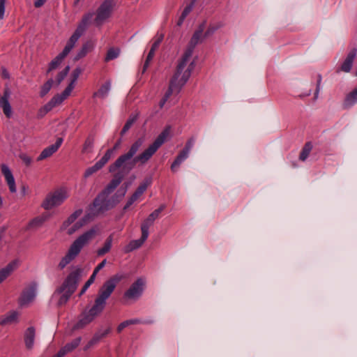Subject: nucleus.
I'll return each instance as SVG.
<instances>
[{
  "label": "nucleus",
  "mask_w": 357,
  "mask_h": 357,
  "mask_svg": "<svg viewBox=\"0 0 357 357\" xmlns=\"http://www.w3.org/2000/svg\"><path fill=\"white\" fill-rule=\"evenodd\" d=\"M69 197V190L66 188H60L47 195L42 203L45 210H51L61 206Z\"/></svg>",
  "instance_id": "39448f33"
},
{
  "label": "nucleus",
  "mask_w": 357,
  "mask_h": 357,
  "mask_svg": "<svg viewBox=\"0 0 357 357\" xmlns=\"http://www.w3.org/2000/svg\"><path fill=\"white\" fill-rule=\"evenodd\" d=\"M17 263L13 261L0 270V284L13 271Z\"/></svg>",
  "instance_id": "473e14b6"
},
{
  "label": "nucleus",
  "mask_w": 357,
  "mask_h": 357,
  "mask_svg": "<svg viewBox=\"0 0 357 357\" xmlns=\"http://www.w3.org/2000/svg\"><path fill=\"white\" fill-rule=\"evenodd\" d=\"M144 281L142 278L137 279L125 292L124 297L129 300H136L142 294Z\"/></svg>",
  "instance_id": "f8f14e48"
},
{
  "label": "nucleus",
  "mask_w": 357,
  "mask_h": 357,
  "mask_svg": "<svg viewBox=\"0 0 357 357\" xmlns=\"http://www.w3.org/2000/svg\"><path fill=\"white\" fill-rule=\"evenodd\" d=\"M96 277L94 274H91L89 279L86 282L84 287H82L81 291L79 292V296H81L83 295L86 291L89 289V287L94 282Z\"/></svg>",
  "instance_id": "a18cd8bd"
},
{
  "label": "nucleus",
  "mask_w": 357,
  "mask_h": 357,
  "mask_svg": "<svg viewBox=\"0 0 357 357\" xmlns=\"http://www.w3.org/2000/svg\"><path fill=\"white\" fill-rule=\"evenodd\" d=\"M20 158L21 160L26 165H29L31 163V158L27 155L26 154H21L20 155Z\"/></svg>",
  "instance_id": "13d9d810"
},
{
  "label": "nucleus",
  "mask_w": 357,
  "mask_h": 357,
  "mask_svg": "<svg viewBox=\"0 0 357 357\" xmlns=\"http://www.w3.org/2000/svg\"><path fill=\"white\" fill-rule=\"evenodd\" d=\"M319 90H320V80H319V82L317 83V90H316V92H315V94H314L315 98H317L319 92Z\"/></svg>",
  "instance_id": "e2e57ef3"
},
{
  "label": "nucleus",
  "mask_w": 357,
  "mask_h": 357,
  "mask_svg": "<svg viewBox=\"0 0 357 357\" xmlns=\"http://www.w3.org/2000/svg\"><path fill=\"white\" fill-rule=\"evenodd\" d=\"M93 345H90V341L88 342V344H86V346L84 348V350H87L88 349H89L91 347H92Z\"/></svg>",
  "instance_id": "338daca9"
},
{
  "label": "nucleus",
  "mask_w": 357,
  "mask_h": 357,
  "mask_svg": "<svg viewBox=\"0 0 357 357\" xmlns=\"http://www.w3.org/2000/svg\"><path fill=\"white\" fill-rule=\"evenodd\" d=\"M1 172L5 177L6 183L9 187V190L11 192H15L16 185L14 176L10 169V168L6 165H2L1 167Z\"/></svg>",
  "instance_id": "aec40b11"
},
{
  "label": "nucleus",
  "mask_w": 357,
  "mask_h": 357,
  "mask_svg": "<svg viewBox=\"0 0 357 357\" xmlns=\"http://www.w3.org/2000/svg\"><path fill=\"white\" fill-rule=\"evenodd\" d=\"M64 58L65 57L61 54L56 56L50 63L47 73L56 69L61 64Z\"/></svg>",
  "instance_id": "58836bf2"
},
{
  "label": "nucleus",
  "mask_w": 357,
  "mask_h": 357,
  "mask_svg": "<svg viewBox=\"0 0 357 357\" xmlns=\"http://www.w3.org/2000/svg\"><path fill=\"white\" fill-rule=\"evenodd\" d=\"M192 56L190 52L183 53L178 63L176 70L171 80L178 86L183 87L186 84L195 68V61Z\"/></svg>",
  "instance_id": "7ed1b4c3"
},
{
  "label": "nucleus",
  "mask_w": 357,
  "mask_h": 357,
  "mask_svg": "<svg viewBox=\"0 0 357 357\" xmlns=\"http://www.w3.org/2000/svg\"><path fill=\"white\" fill-rule=\"evenodd\" d=\"M107 264V260L106 259H104L102 260L96 268L95 269L93 270V273L92 274H94L95 276H96V275L98 274V273L102 268L105 267V266Z\"/></svg>",
  "instance_id": "603ef678"
},
{
  "label": "nucleus",
  "mask_w": 357,
  "mask_h": 357,
  "mask_svg": "<svg viewBox=\"0 0 357 357\" xmlns=\"http://www.w3.org/2000/svg\"><path fill=\"white\" fill-rule=\"evenodd\" d=\"M206 22L204 21L201 23L196 31L194 32L192 36L190 38V40L185 50L184 53L190 52V54L192 56V53L195 47L199 44L201 43L206 38L204 34V31L206 29Z\"/></svg>",
  "instance_id": "1a4fd4ad"
},
{
  "label": "nucleus",
  "mask_w": 357,
  "mask_h": 357,
  "mask_svg": "<svg viewBox=\"0 0 357 357\" xmlns=\"http://www.w3.org/2000/svg\"><path fill=\"white\" fill-rule=\"evenodd\" d=\"M71 295V294L66 291H61V289L59 288L54 293L53 299L56 301L57 305L61 306L65 305L68 302Z\"/></svg>",
  "instance_id": "a878e982"
},
{
  "label": "nucleus",
  "mask_w": 357,
  "mask_h": 357,
  "mask_svg": "<svg viewBox=\"0 0 357 357\" xmlns=\"http://www.w3.org/2000/svg\"><path fill=\"white\" fill-rule=\"evenodd\" d=\"M83 210L78 208L70 214L61 225L60 229L66 232V234L71 236L80 230L82 228L77 220L82 215Z\"/></svg>",
  "instance_id": "0eeeda50"
},
{
  "label": "nucleus",
  "mask_w": 357,
  "mask_h": 357,
  "mask_svg": "<svg viewBox=\"0 0 357 357\" xmlns=\"http://www.w3.org/2000/svg\"><path fill=\"white\" fill-rule=\"evenodd\" d=\"M54 83V80L52 79H50L47 80L41 87L40 95L41 97L45 96L52 89Z\"/></svg>",
  "instance_id": "a19ab883"
},
{
  "label": "nucleus",
  "mask_w": 357,
  "mask_h": 357,
  "mask_svg": "<svg viewBox=\"0 0 357 357\" xmlns=\"http://www.w3.org/2000/svg\"><path fill=\"white\" fill-rule=\"evenodd\" d=\"M110 89L111 83L110 82H107L100 87L98 91L93 93V98L104 99L108 96Z\"/></svg>",
  "instance_id": "7c9ffc66"
},
{
  "label": "nucleus",
  "mask_w": 357,
  "mask_h": 357,
  "mask_svg": "<svg viewBox=\"0 0 357 357\" xmlns=\"http://www.w3.org/2000/svg\"><path fill=\"white\" fill-rule=\"evenodd\" d=\"M165 206L162 205L159 208L152 212L148 218L143 222L141 225V231H145L146 234L149 235V227L153 225L154 221L159 217L160 213L164 210Z\"/></svg>",
  "instance_id": "dca6fc26"
},
{
  "label": "nucleus",
  "mask_w": 357,
  "mask_h": 357,
  "mask_svg": "<svg viewBox=\"0 0 357 357\" xmlns=\"http://www.w3.org/2000/svg\"><path fill=\"white\" fill-rule=\"evenodd\" d=\"M114 3L112 0H105L96 11L95 23L100 26L108 20L112 14Z\"/></svg>",
  "instance_id": "6e6552de"
},
{
  "label": "nucleus",
  "mask_w": 357,
  "mask_h": 357,
  "mask_svg": "<svg viewBox=\"0 0 357 357\" xmlns=\"http://www.w3.org/2000/svg\"><path fill=\"white\" fill-rule=\"evenodd\" d=\"M63 142L62 138L57 139L55 144L50 145V146L43 149L40 155L38 158V160H43L48 157H50L53 153H54L61 146Z\"/></svg>",
  "instance_id": "412c9836"
},
{
  "label": "nucleus",
  "mask_w": 357,
  "mask_h": 357,
  "mask_svg": "<svg viewBox=\"0 0 357 357\" xmlns=\"http://www.w3.org/2000/svg\"><path fill=\"white\" fill-rule=\"evenodd\" d=\"M22 192H25V188H23Z\"/></svg>",
  "instance_id": "774afa93"
},
{
  "label": "nucleus",
  "mask_w": 357,
  "mask_h": 357,
  "mask_svg": "<svg viewBox=\"0 0 357 357\" xmlns=\"http://www.w3.org/2000/svg\"><path fill=\"white\" fill-rule=\"evenodd\" d=\"M36 338V330L34 327L30 326L26 328L24 333V341L27 349L31 350L33 348Z\"/></svg>",
  "instance_id": "4be33fe9"
},
{
  "label": "nucleus",
  "mask_w": 357,
  "mask_h": 357,
  "mask_svg": "<svg viewBox=\"0 0 357 357\" xmlns=\"http://www.w3.org/2000/svg\"><path fill=\"white\" fill-rule=\"evenodd\" d=\"M185 19V18H183V17L181 15V16L179 17V19H178V21H177V23H176V24H177V25H178V26H181V25L183 24V22H184Z\"/></svg>",
  "instance_id": "680f3d73"
},
{
  "label": "nucleus",
  "mask_w": 357,
  "mask_h": 357,
  "mask_svg": "<svg viewBox=\"0 0 357 357\" xmlns=\"http://www.w3.org/2000/svg\"><path fill=\"white\" fill-rule=\"evenodd\" d=\"M102 338V335H100V333L94 335L92 339L90 340V345H94L98 343Z\"/></svg>",
  "instance_id": "6e6d98bb"
},
{
  "label": "nucleus",
  "mask_w": 357,
  "mask_h": 357,
  "mask_svg": "<svg viewBox=\"0 0 357 357\" xmlns=\"http://www.w3.org/2000/svg\"><path fill=\"white\" fill-rule=\"evenodd\" d=\"M122 276L116 274L105 281L99 289L94 304L101 309L104 310L107 303V300L112 295L115 289L116 284L121 281Z\"/></svg>",
  "instance_id": "20e7f679"
},
{
  "label": "nucleus",
  "mask_w": 357,
  "mask_h": 357,
  "mask_svg": "<svg viewBox=\"0 0 357 357\" xmlns=\"http://www.w3.org/2000/svg\"><path fill=\"white\" fill-rule=\"evenodd\" d=\"M139 322H140L139 320L137 319H129V320L123 321L118 326L117 331H118V333H121L126 327H127L131 324H139Z\"/></svg>",
  "instance_id": "79ce46f5"
},
{
  "label": "nucleus",
  "mask_w": 357,
  "mask_h": 357,
  "mask_svg": "<svg viewBox=\"0 0 357 357\" xmlns=\"http://www.w3.org/2000/svg\"><path fill=\"white\" fill-rule=\"evenodd\" d=\"M82 73V70L79 68H77L76 69H75L72 73V77H73V79L70 82V83L68 84V86L67 87H70V90L73 91V89L75 88V83L79 76V75L81 74Z\"/></svg>",
  "instance_id": "37998d69"
},
{
  "label": "nucleus",
  "mask_w": 357,
  "mask_h": 357,
  "mask_svg": "<svg viewBox=\"0 0 357 357\" xmlns=\"http://www.w3.org/2000/svg\"><path fill=\"white\" fill-rule=\"evenodd\" d=\"M192 3L191 4H189L183 10L182 13H181V16L183 17V18H185L188 14L192 11Z\"/></svg>",
  "instance_id": "5fc2aeb1"
},
{
  "label": "nucleus",
  "mask_w": 357,
  "mask_h": 357,
  "mask_svg": "<svg viewBox=\"0 0 357 357\" xmlns=\"http://www.w3.org/2000/svg\"><path fill=\"white\" fill-rule=\"evenodd\" d=\"M127 188H128V185H126L125 187L123 188H120L116 193V196L117 197H119V199H121L122 197H123L127 192Z\"/></svg>",
  "instance_id": "864d4df0"
},
{
  "label": "nucleus",
  "mask_w": 357,
  "mask_h": 357,
  "mask_svg": "<svg viewBox=\"0 0 357 357\" xmlns=\"http://www.w3.org/2000/svg\"><path fill=\"white\" fill-rule=\"evenodd\" d=\"M357 102V88L349 93L345 98L344 105L346 107H350Z\"/></svg>",
  "instance_id": "f704fd0d"
},
{
  "label": "nucleus",
  "mask_w": 357,
  "mask_h": 357,
  "mask_svg": "<svg viewBox=\"0 0 357 357\" xmlns=\"http://www.w3.org/2000/svg\"><path fill=\"white\" fill-rule=\"evenodd\" d=\"M90 48V45L89 43L84 44L81 50H79L77 54L74 57L75 61H78L80 59L84 57L86 54L89 52Z\"/></svg>",
  "instance_id": "ea45409f"
},
{
  "label": "nucleus",
  "mask_w": 357,
  "mask_h": 357,
  "mask_svg": "<svg viewBox=\"0 0 357 357\" xmlns=\"http://www.w3.org/2000/svg\"><path fill=\"white\" fill-rule=\"evenodd\" d=\"M135 121H136L135 116L130 117L128 119V121H126V124L124 125V126L121 132V135H123L131 128V126L133 125V123L135 122Z\"/></svg>",
  "instance_id": "49530a36"
},
{
  "label": "nucleus",
  "mask_w": 357,
  "mask_h": 357,
  "mask_svg": "<svg viewBox=\"0 0 357 357\" xmlns=\"http://www.w3.org/2000/svg\"><path fill=\"white\" fill-rule=\"evenodd\" d=\"M149 235L146 234L145 231H142V236L139 239L131 241L125 248L124 252L126 253L130 252L139 248H140L148 238Z\"/></svg>",
  "instance_id": "5701e85b"
},
{
  "label": "nucleus",
  "mask_w": 357,
  "mask_h": 357,
  "mask_svg": "<svg viewBox=\"0 0 357 357\" xmlns=\"http://www.w3.org/2000/svg\"><path fill=\"white\" fill-rule=\"evenodd\" d=\"M102 311V309L96 306L95 304H93V305L89 309H85L79 314L78 320L74 326V328L81 329L86 327L87 325L93 322Z\"/></svg>",
  "instance_id": "423d86ee"
},
{
  "label": "nucleus",
  "mask_w": 357,
  "mask_h": 357,
  "mask_svg": "<svg viewBox=\"0 0 357 357\" xmlns=\"http://www.w3.org/2000/svg\"><path fill=\"white\" fill-rule=\"evenodd\" d=\"M105 189L102 190V192L101 193H100L97 197L94 199L93 201V206L96 208H97V211H105V210H107L110 207H112L114 206V204H116V202H118L119 201V198L118 197V199L115 201V202H114L113 204H109V200H107V197L109 196V194L107 195V196L105 197H102L100 201H99V204H97L96 205L95 204V202L96 200L98 198V197L104 192ZM112 192L109 193V195L111 194Z\"/></svg>",
  "instance_id": "b1692460"
},
{
  "label": "nucleus",
  "mask_w": 357,
  "mask_h": 357,
  "mask_svg": "<svg viewBox=\"0 0 357 357\" xmlns=\"http://www.w3.org/2000/svg\"><path fill=\"white\" fill-rule=\"evenodd\" d=\"M10 96V91L8 89H6L3 95L0 96V107L2 108L4 114L8 118H10L13 114L12 108L8 100Z\"/></svg>",
  "instance_id": "f3484780"
},
{
  "label": "nucleus",
  "mask_w": 357,
  "mask_h": 357,
  "mask_svg": "<svg viewBox=\"0 0 357 357\" xmlns=\"http://www.w3.org/2000/svg\"><path fill=\"white\" fill-rule=\"evenodd\" d=\"M152 183L151 178H145L138 186L135 192L132 194V195L129 198L127 204H126L124 208L126 209L129 206H130L135 201H137L139 197L146 190L149 186L151 185Z\"/></svg>",
  "instance_id": "4468645a"
},
{
  "label": "nucleus",
  "mask_w": 357,
  "mask_h": 357,
  "mask_svg": "<svg viewBox=\"0 0 357 357\" xmlns=\"http://www.w3.org/2000/svg\"><path fill=\"white\" fill-rule=\"evenodd\" d=\"M45 1L46 0H36L34 6L36 8H40L45 3Z\"/></svg>",
  "instance_id": "052dcab7"
},
{
  "label": "nucleus",
  "mask_w": 357,
  "mask_h": 357,
  "mask_svg": "<svg viewBox=\"0 0 357 357\" xmlns=\"http://www.w3.org/2000/svg\"><path fill=\"white\" fill-rule=\"evenodd\" d=\"M80 278L79 271L77 270L70 273L60 287L61 291H66L73 294L77 287Z\"/></svg>",
  "instance_id": "9b49d317"
},
{
  "label": "nucleus",
  "mask_w": 357,
  "mask_h": 357,
  "mask_svg": "<svg viewBox=\"0 0 357 357\" xmlns=\"http://www.w3.org/2000/svg\"><path fill=\"white\" fill-rule=\"evenodd\" d=\"M6 0H0V19H3L5 13Z\"/></svg>",
  "instance_id": "4d7b16f0"
},
{
  "label": "nucleus",
  "mask_w": 357,
  "mask_h": 357,
  "mask_svg": "<svg viewBox=\"0 0 357 357\" xmlns=\"http://www.w3.org/2000/svg\"><path fill=\"white\" fill-rule=\"evenodd\" d=\"M120 142H118L115 144L114 147L112 149H108L105 153H107L109 151H111V153L109 154V159L112 158V155L114 154V151L119 147Z\"/></svg>",
  "instance_id": "bf43d9fd"
},
{
  "label": "nucleus",
  "mask_w": 357,
  "mask_h": 357,
  "mask_svg": "<svg viewBox=\"0 0 357 357\" xmlns=\"http://www.w3.org/2000/svg\"><path fill=\"white\" fill-rule=\"evenodd\" d=\"M312 149V144L310 142L306 143L301 152L299 157L300 160H301L302 161H305L308 157Z\"/></svg>",
  "instance_id": "4c0bfd02"
},
{
  "label": "nucleus",
  "mask_w": 357,
  "mask_h": 357,
  "mask_svg": "<svg viewBox=\"0 0 357 357\" xmlns=\"http://www.w3.org/2000/svg\"><path fill=\"white\" fill-rule=\"evenodd\" d=\"M91 220V215L89 213L84 215L82 218L79 220H77V222L81 225V228L84 227Z\"/></svg>",
  "instance_id": "8fccbe9b"
},
{
  "label": "nucleus",
  "mask_w": 357,
  "mask_h": 357,
  "mask_svg": "<svg viewBox=\"0 0 357 357\" xmlns=\"http://www.w3.org/2000/svg\"><path fill=\"white\" fill-rule=\"evenodd\" d=\"M170 126L166 127L162 132L158 136L155 140L144 151L138 155L134 157L144 144V139L139 138L132 144L128 152L121 155L114 163L109 167V172L114 173L113 178L105 187L104 192L96 200L95 204H99L100 199L107 196L119 186L132 169H133L137 163L140 165L146 164L152 156L156 153L158 149L165 143L170 133Z\"/></svg>",
  "instance_id": "f257e3e1"
},
{
  "label": "nucleus",
  "mask_w": 357,
  "mask_h": 357,
  "mask_svg": "<svg viewBox=\"0 0 357 357\" xmlns=\"http://www.w3.org/2000/svg\"><path fill=\"white\" fill-rule=\"evenodd\" d=\"M181 89H182L181 86H178L176 83H175L174 82L171 80L168 90L167 91L164 97L161 99V100L160 102V107H162L165 105V104L166 103V102L167 101V100L169 99V98L174 93L178 94L180 92Z\"/></svg>",
  "instance_id": "393cba45"
},
{
  "label": "nucleus",
  "mask_w": 357,
  "mask_h": 357,
  "mask_svg": "<svg viewBox=\"0 0 357 357\" xmlns=\"http://www.w3.org/2000/svg\"><path fill=\"white\" fill-rule=\"evenodd\" d=\"M357 55V48H352L347 54L345 59L341 65L340 70L344 73L351 71L353 63Z\"/></svg>",
  "instance_id": "6ab92c4d"
},
{
  "label": "nucleus",
  "mask_w": 357,
  "mask_h": 357,
  "mask_svg": "<svg viewBox=\"0 0 357 357\" xmlns=\"http://www.w3.org/2000/svg\"><path fill=\"white\" fill-rule=\"evenodd\" d=\"M82 338L78 337L73 340L72 342L66 344L63 347L59 350V356H64L66 354L72 351L77 348L80 344Z\"/></svg>",
  "instance_id": "c85d7f7f"
},
{
  "label": "nucleus",
  "mask_w": 357,
  "mask_h": 357,
  "mask_svg": "<svg viewBox=\"0 0 357 357\" xmlns=\"http://www.w3.org/2000/svg\"><path fill=\"white\" fill-rule=\"evenodd\" d=\"M79 34L76 33L75 31L73 33V34L71 36V37L68 40L64 49L63 51L60 53L61 55H63L64 57H66L70 51L73 49L75 47L76 43L78 41L79 38L81 37Z\"/></svg>",
  "instance_id": "cd10ccee"
},
{
  "label": "nucleus",
  "mask_w": 357,
  "mask_h": 357,
  "mask_svg": "<svg viewBox=\"0 0 357 357\" xmlns=\"http://www.w3.org/2000/svg\"><path fill=\"white\" fill-rule=\"evenodd\" d=\"M110 331V329H106L105 331H103L102 333H100V335H102V337H104L105 336H106Z\"/></svg>",
  "instance_id": "69168bd1"
},
{
  "label": "nucleus",
  "mask_w": 357,
  "mask_h": 357,
  "mask_svg": "<svg viewBox=\"0 0 357 357\" xmlns=\"http://www.w3.org/2000/svg\"><path fill=\"white\" fill-rule=\"evenodd\" d=\"M70 70V67L68 66H66L63 70H62L61 72H60L57 76V78H56V81H57V84H60V83L63 80V79L66 77V75H68V72Z\"/></svg>",
  "instance_id": "09e8293b"
},
{
  "label": "nucleus",
  "mask_w": 357,
  "mask_h": 357,
  "mask_svg": "<svg viewBox=\"0 0 357 357\" xmlns=\"http://www.w3.org/2000/svg\"><path fill=\"white\" fill-rule=\"evenodd\" d=\"M219 29V26L217 24H210L206 31L204 33L206 38L211 36L213 33Z\"/></svg>",
  "instance_id": "de8ad7c7"
},
{
  "label": "nucleus",
  "mask_w": 357,
  "mask_h": 357,
  "mask_svg": "<svg viewBox=\"0 0 357 357\" xmlns=\"http://www.w3.org/2000/svg\"><path fill=\"white\" fill-rule=\"evenodd\" d=\"M47 216L45 215L38 216V217L33 218V220H31L29 222V224L27 225V229H37V228L41 227L43 225V223L47 220Z\"/></svg>",
  "instance_id": "72a5a7b5"
},
{
  "label": "nucleus",
  "mask_w": 357,
  "mask_h": 357,
  "mask_svg": "<svg viewBox=\"0 0 357 357\" xmlns=\"http://www.w3.org/2000/svg\"><path fill=\"white\" fill-rule=\"evenodd\" d=\"M2 77L7 79V78H9V74L7 72L6 70L3 69L2 70Z\"/></svg>",
  "instance_id": "0e129e2a"
},
{
  "label": "nucleus",
  "mask_w": 357,
  "mask_h": 357,
  "mask_svg": "<svg viewBox=\"0 0 357 357\" xmlns=\"http://www.w3.org/2000/svg\"><path fill=\"white\" fill-rule=\"evenodd\" d=\"M195 139L194 137H191L188 140V142L185 144V148L183 149V151L190 153V150L194 146Z\"/></svg>",
  "instance_id": "3c124183"
},
{
  "label": "nucleus",
  "mask_w": 357,
  "mask_h": 357,
  "mask_svg": "<svg viewBox=\"0 0 357 357\" xmlns=\"http://www.w3.org/2000/svg\"><path fill=\"white\" fill-rule=\"evenodd\" d=\"M189 153L182 150L176 158L175 160L171 165V169L176 172L180 165L188 158Z\"/></svg>",
  "instance_id": "2f4dec72"
},
{
  "label": "nucleus",
  "mask_w": 357,
  "mask_h": 357,
  "mask_svg": "<svg viewBox=\"0 0 357 357\" xmlns=\"http://www.w3.org/2000/svg\"><path fill=\"white\" fill-rule=\"evenodd\" d=\"M120 50L119 48H110L107 54L105 60L109 61L117 58L119 56Z\"/></svg>",
  "instance_id": "c03bdc74"
},
{
  "label": "nucleus",
  "mask_w": 357,
  "mask_h": 357,
  "mask_svg": "<svg viewBox=\"0 0 357 357\" xmlns=\"http://www.w3.org/2000/svg\"><path fill=\"white\" fill-rule=\"evenodd\" d=\"M94 144V137L91 135L89 136L83 145L82 152L83 153H91L93 151Z\"/></svg>",
  "instance_id": "e433bc0d"
},
{
  "label": "nucleus",
  "mask_w": 357,
  "mask_h": 357,
  "mask_svg": "<svg viewBox=\"0 0 357 357\" xmlns=\"http://www.w3.org/2000/svg\"><path fill=\"white\" fill-rule=\"evenodd\" d=\"M37 285L35 283L30 284L22 292L20 298L21 306H27L33 301L36 296Z\"/></svg>",
  "instance_id": "ddd939ff"
},
{
  "label": "nucleus",
  "mask_w": 357,
  "mask_h": 357,
  "mask_svg": "<svg viewBox=\"0 0 357 357\" xmlns=\"http://www.w3.org/2000/svg\"><path fill=\"white\" fill-rule=\"evenodd\" d=\"M70 87H66L61 94L54 96L47 103H46L41 109L40 112L44 114L51 111L54 107L60 105L71 93Z\"/></svg>",
  "instance_id": "9d476101"
},
{
  "label": "nucleus",
  "mask_w": 357,
  "mask_h": 357,
  "mask_svg": "<svg viewBox=\"0 0 357 357\" xmlns=\"http://www.w3.org/2000/svg\"><path fill=\"white\" fill-rule=\"evenodd\" d=\"M99 234L100 228L98 225H95L79 235L70 244L65 256L60 260L58 264L59 268L63 269L73 261L82 250L88 245Z\"/></svg>",
  "instance_id": "f03ea898"
},
{
  "label": "nucleus",
  "mask_w": 357,
  "mask_h": 357,
  "mask_svg": "<svg viewBox=\"0 0 357 357\" xmlns=\"http://www.w3.org/2000/svg\"><path fill=\"white\" fill-rule=\"evenodd\" d=\"M93 13H88L85 14L80 23L77 26V29H75V32L79 34L80 36H82L83 33L85 32L88 25L91 22V20L93 18Z\"/></svg>",
  "instance_id": "bb28decb"
},
{
  "label": "nucleus",
  "mask_w": 357,
  "mask_h": 357,
  "mask_svg": "<svg viewBox=\"0 0 357 357\" xmlns=\"http://www.w3.org/2000/svg\"><path fill=\"white\" fill-rule=\"evenodd\" d=\"M112 245V236H109L105 241L103 246L97 250V255L98 256H102V255H105L106 253L109 252V250H111Z\"/></svg>",
  "instance_id": "c9c22d12"
},
{
  "label": "nucleus",
  "mask_w": 357,
  "mask_h": 357,
  "mask_svg": "<svg viewBox=\"0 0 357 357\" xmlns=\"http://www.w3.org/2000/svg\"><path fill=\"white\" fill-rule=\"evenodd\" d=\"M163 38H164L163 34H157L155 41L151 46V48L147 55L146 59L144 64L143 73H144L146 70V69L148 68L150 62L151 61V60L153 59V58L154 56L155 52L159 47L161 42L162 41Z\"/></svg>",
  "instance_id": "a211bd4d"
},
{
  "label": "nucleus",
  "mask_w": 357,
  "mask_h": 357,
  "mask_svg": "<svg viewBox=\"0 0 357 357\" xmlns=\"http://www.w3.org/2000/svg\"><path fill=\"white\" fill-rule=\"evenodd\" d=\"M110 153L111 151H109L107 153H105V155L98 162H96L94 165L86 169L84 172V177H89L95 172L101 169L109 160Z\"/></svg>",
  "instance_id": "2eb2a0df"
},
{
  "label": "nucleus",
  "mask_w": 357,
  "mask_h": 357,
  "mask_svg": "<svg viewBox=\"0 0 357 357\" xmlns=\"http://www.w3.org/2000/svg\"><path fill=\"white\" fill-rule=\"evenodd\" d=\"M19 314L15 312H10L0 319V324L2 326L16 323L18 321Z\"/></svg>",
  "instance_id": "c756f323"
}]
</instances>
